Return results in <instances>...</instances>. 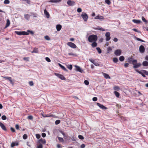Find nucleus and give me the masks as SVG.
<instances>
[{"label": "nucleus", "instance_id": "nucleus-38", "mask_svg": "<svg viewBox=\"0 0 148 148\" xmlns=\"http://www.w3.org/2000/svg\"><path fill=\"white\" fill-rule=\"evenodd\" d=\"M96 49L99 53H101V51L99 47H97Z\"/></svg>", "mask_w": 148, "mask_h": 148}, {"label": "nucleus", "instance_id": "nucleus-23", "mask_svg": "<svg viewBox=\"0 0 148 148\" xmlns=\"http://www.w3.org/2000/svg\"><path fill=\"white\" fill-rule=\"evenodd\" d=\"M56 29L58 31H60L61 29L62 26L60 25H56Z\"/></svg>", "mask_w": 148, "mask_h": 148}, {"label": "nucleus", "instance_id": "nucleus-63", "mask_svg": "<svg viewBox=\"0 0 148 148\" xmlns=\"http://www.w3.org/2000/svg\"><path fill=\"white\" fill-rule=\"evenodd\" d=\"M93 64L95 65L96 66H99V64H98L96 62H95Z\"/></svg>", "mask_w": 148, "mask_h": 148}, {"label": "nucleus", "instance_id": "nucleus-10", "mask_svg": "<svg viewBox=\"0 0 148 148\" xmlns=\"http://www.w3.org/2000/svg\"><path fill=\"white\" fill-rule=\"evenodd\" d=\"M145 48L142 45H140L139 47V50L140 52L142 53H144L145 51Z\"/></svg>", "mask_w": 148, "mask_h": 148}, {"label": "nucleus", "instance_id": "nucleus-64", "mask_svg": "<svg viewBox=\"0 0 148 148\" xmlns=\"http://www.w3.org/2000/svg\"><path fill=\"white\" fill-rule=\"evenodd\" d=\"M10 130H11L12 132H15V130L12 127H11Z\"/></svg>", "mask_w": 148, "mask_h": 148}, {"label": "nucleus", "instance_id": "nucleus-26", "mask_svg": "<svg viewBox=\"0 0 148 148\" xmlns=\"http://www.w3.org/2000/svg\"><path fill=\"white\" fill-rule=\"evenodd\" d=\"M38 49L36 48H34V49L33 50V51L32 52V53H38Z\"/></svg>", "mask_w": 148, "mask_h": 148}, {"label": "nucleus", "instance_id": "nucleus-57", "mask_svg": "<svg viewBox=\"0 0 148 148\" xmlns=\"http://www.w3.org/2000/svg\"><path fill=\"white\" fill-rule=\"evenodd\" d=\"M23 1H25L28 4L30 3V0H23Z\"/></svg>", "mask_w": 148, "mask_h": 148}, {"label": "nucleus", "instance_id": "nucleus-3", "mask_svg": "<svg viewBox=\"0 0 148 148\" xmlns=\"http://www.w3.org/2000/svg\"><path fill=\"white\" fill-rule=\"evenodd\" d=\"M15 33L16 34L18 35H28L29 33L25 31H15Z\"/></svg>", "mask_w": 148, "mask_h": 148}, {"label": "nucleus", "instance_id": "nucleus-39", "mask_svg": "<svg viewBox=\"0 0 148 148\" xmlns=\"http://www.w3.org/2000/svg\"><path fill=\"white\" fill-rule=\"evenodd\" d=\"M10 3V1L9 0H5L4 1V3L5 4H8Z\"/></svg>", "mask_w": 148, "mask_h": 148}, {"label": "nucleus", "instance_id": "nucleus-54", "mask_svg": "<svg viewBox=\"0 0 148 148\" xmlns=\"http://www.w3.org/2000/svg\"><path fill=\"white\" fill-rule=\"evenodd\" d=\"M45 60H46L47 62H51V61L50 59V58H49L47 57H46V58H45Z\"/></svg>", "mask_w": 148, "mask_h": 148}, {"label": "nucleus", "instance_id": "nucleus-58", "mask_svg": "<svg viewBox=\"0 0 148 148\" xmlns=\"http://www.w3.org/2000/svg\"><path fill=\"white\" fill-rule=\"evenodd\" d=\"M27 32L28 33V32L32 34H33L34 33L33 31H30L29 30H27Z\"/></svg>", "mask_w": 148, "mask_h": 148}, {"label": "nucleus", "instance_id": "nucleus-12", "mask_svg": "<svg viewBox=\"0 0 148 148\" xmlns=\"http://www.w3.org/2000/svg\"><path fill=\"white\" fill-rule=\"evenodd\" d=\"M97 105L102 109H106L107 108L104 106L103 105L100 104L99 103H97Z\"/></svg>", "mask_w": 148, "mask_h": 148}, {"label": "nucleus", "instance_id": "nucleus-15", "mask_svg": "<svg viewBox=\"0 0 148 148\" xmlns=\"http://www.w3.org/2000/svg\"><path fill=\"white\" fill-rule=\"evenodd\" d=\"M44 13L47 18H49V14L46 9L44 10Z\"/></svg>", "mask_w": 148, "mask_h": 148}, {"label": "nucleus", "instance_id": "nucleus-2", "mask_svg": "<svg viewBox=\"0 0 148 148\" xmlns=\"http://www.w3.org/2000/svg\"><path fill=\"white\" fill-rule=\"evenodd\" d=\"M137 60H134L132 61V64L134 65L133 68H136L140 66L141 64L140 63H137Z\"/></svg>", "mask_w": 148, "mask_h": 148}, {"label": "nucleus", "instance_id": "nucleus-5", "mask_svg": "<svg viewBox=\"0 0 148 148\" xmlns=\"http://www.w3.org/2000/svg\"><path fill=\"white\" fill-rule=\"evenodd\" d=\"M67 45L72 48H76L77 47L76 45L75 44L71 42H68Z\"/></svg>", "mask_w": 148, "mask_h": 148}, {"label": "nucleus", "instance_id": "nucleus-22", "mask_svg": "<svg viewBox=\"0 0 148 148\" xmlns=\"http://www.w3.org/2000/svg\"><path fill=\"white\" fill-rule=\"evenodd\" d=\"M132 21L135 23L139 24L141 22V21L139 20L133 19Z\"/></svg>", "mask_w": 148, "mask_h": 148}, {"label": "nucleus", "instance_id": "nucleus-59", "mask_svg": "<svg viewBox=\"0 0 148 148\" xmlns=\"http://www.w3.org/2000/svg\"><path fill=\"white\" fill-rule=\"evenodd\" d=\"M92 99L93 101H95L97 100V98L96 97H94Z\"/></svg>", "mask_w": 148, "mask_h": 148}, {"label": "nucleus", "instance_id": "nucleus-32", "mask_svg": "<svg viewBox=\"0 0 148 148\" xmlns=\"http://www.w3.org/2000/svg\"><path fill=\"white\" fill-rule=\"evenodd\" d=\"M124 57L123 56H121L119 58V60L120 61L122 62L124 60Z\"/></svg>", "mask_w": 148, "mask_h": 148}, {"label": "nucleus", "instance_id": "nucleus-4", "mask_svg": "<svg viewBox=\"0 0 148 148\" xmlns=\"http://www.w3.org/2000/svg\"><path fill=\"white\" fill-rule=\"evenodd\" d=\"M54 74L55 75L62 80H64L66 79V78L64 76L60 74L55 73Z\"/></svg>", "mask_w": 148, "mask_h": 148}, {"label": "nucleus", "instance_id": "nucleus-7", "mask_svg": "<svg viewBox=\"0 0 148 148\" xmlns=\"http://www.w3.org/2000/svg\"><path fill=\"white\" fill-rule=\"evenodd\" d=\"M1 77L4 79H8L9 81L10 82V83L12 84L13 85H14V82L12 80V78L11 77H5L3 76H2Z\"/></svg>", "mask_w": 148, "mask_h": 148}, {"label": "nucleus", "instance_id": "nucleus-55", "mask_svg": "<svg viewBox=\"0 0 148 148\" xmlns=\"http://www.w3.org/2000/svg\"><path fill=\"white\" fill-rule=\"evenodd\" d=\"M29 84L30 86H33L34 85V83L33 81H30L29 82Z\"/></svg>", "mask_w": 148, "mask_h": 148}, {"label": "nucleus", "instance_id": "nucleus-21", "mask_svg": "<svg viewBox=\"0 0 148 148\" xmlns=\"http://www.w3.org/2000/svg\"><path fill=\"white\" fill-rule=\"evenodd\" d=\"M103 74L105 78L106 79H110V77L109 75L107 73H103Z\"/></svg>", "mask_w": 148, "mask_h": 148}, {"label": "nucleus", "instance_id": "nucleus-60", "mask_svg": "<svg viewBox=\"0 0 148 148\" xmlns=\"http://www.w3.org/2000/svg\"><path fill=\"white\" fill-rule=\"evenodd\" d=\"M89 60L92 63H93V64L95 62V61L94 60H93V59H89Z\"/></svg>", "mask_w": 148, "mask_h": 148}, {"label": "nucleus", "instance_id": "nucleus-62", "mask_svg": "<svg viewBox=\"0 0 148 148\" xmlns=\"http://www.w3.org/2000/svg\"><path fill=\"white\" fill-rule=\"evenodd\" d=\"M129 65V64L128 63H125L124 64V66L126 68Z\"/></svg>", "mask_w": 148, "mask_h": 148}, {"label": "nucleus", "instance_id": "nucleus-31", "mask_svg": "<svg viewBox=\"0 0 148 148\" xmlns=\"http://www.w3.org/2000/svg\"><path fill=\"white\" fill-rule=\"evenodd\" d=\"M114 89L115 90L118 91L120 90V88L117 86H115L114 87Z\"/></svg>", "mask_w": 148, "mask_h": 148}, {"label": "nucleus", "instance_id": "nucleus-28", "mask_svg": "<svg viewBox=\"0 0 148 148\" xmlns=\"http://www.w3.org/2000/svg\"><path fill=\"white\" fill-rule=\"evenodd\" d=\"M97 46V43L95 42H93L92 44H91V46L93 47H95Z\"/></svg>", "mask_w": 148, "mask_h": 148}, {"label": "nucleus", "instance_id": "nucleus-6", "mask_svg": "<svg viewBox=\"0 0 148 148\" xmlns=\"http://www.w3.org/2000/svg\"><path fill=\"white\" fill-rule=\"evenodd\" d=\"M81 16L85 21H87L88 17L86 13L83 12L81 15Z\"/></svg>", "mask_w": 148, "mask_h": 148}, {"label": "nucleus", "instance_id": "nucleus-34", "mask_svg": "<svg viewBox=\"0 0 148 148\" xmlns=\"http://www.w3.org/2000/svg\"><path fill=\"white\" fill-rule=\"evenodd\" d=\"M105 2L108 5H110L111 3V2L110 0H105Z\"/></svg>", "mask_w": 148, "mask_h": 148}, {"label": "nucleus", "instance_id": "nucleus-56", "mask_svg": "<svg viewBox=\"0 0 148 148\" xmlns=\"http://www.w3.org/2000/svg\"><path fill=\"white\" fill-rule=\"evenodd\" d=\"M77 11L78 12H79V13L81 12L82 11V9L81 8H78L77 10Z\"/></svg>", "mask_w": 148, "mask_h": 148}, {"label": "nucleus", "instance_id": "nucleus-8", "mask_svg": "<svg viewBox=\"0 0 148 148\" xmlns=\"http://www.w3.org/2000/svg\"><path fill=\"white\" fill-rule=\"evenodd\" d=\"M67 3L69 6H73L75 4L74 1L71 0H68L67 1Z\"/></svg>", "mask_w": 148, "mask_h": 148}, {"label": "nucleus", "instance_id": "nucleus-47", "mask_svg": "<svg viewBox=\"0 0 148 148\" xmlns=\"http://www.w3.org/2000/svg\"><path fill=\"white\" fill-rule=\"evenodd\" d=\"M67 68L70 70H71L72 68V66L71 65H68L67 66Z\"/></svg>", "mask_w": 148, "mask_h": 148}, {"label": "nucleus", "instance_id": "nucleus-20", "mask_svg": "<svg viewBox=\"0 0 148 148\" xmlns=\"http://www.w3.org/2000/svg\"><path fill=\"white\" fill-rule=\"evenodd\" d=\"M59 65L60 66L61 68V69L63 70L64 71H67V70L66 69V68L63 66L62 65L60 64H59Z\"/></svg>", "mask_w": 148, "mask_h": 148}, {"label": "nucleus", "instance_id": "nucleus-46", "mask_svg": "<svg viewBox=\"0 0 148 148\" xmlns=\"http://www.w3.org/2000/svg\"><path fill=\"white\" fill-rule=\"evenodd\" d=\"M84 83L86 85H88L89 84V82L87 80H85L84 81Z\"/></svg>", "mask_w": 148, "mask_h": 148}, {"label": "nucleus", "instance_id": "nucleus-29", "mask_svg": "<svg viewBox=\"0 0 148 148\" xmlns=\"http://www.w3.org/2000/svg\"><path fill=\"white\" fill-rule=\"evenodd\" d=\"M10 24V22L9 19H8L7 21V22L5 26V27H8Z\"/></svg>", "mask_w": 148, "mask_h": 148}, {"label": "nucleus", "instance_id": "nucleus-24", "mask_svg": "<svg viewBox=\"0 0 148 148\" xmlns=\"http://www.w3.org/2000/svg\"><path fill=\"white\" fill-rule=\"evenodd\" d=\"M24 16L25 18L27 20H29L30 18V15L27 14H25Z\"/></svg>", "mask_w": 148, "mask_h": 148}, {"label": "nucleus", "instance_id": "nucleus-48", "mask_svg": "<svg viewBox=\"0 0 148 148\" xmlns=\"http://www.w3.org/2000/svg\"><path fill=\"white\" fill-rule=\"evenodd\" d=\"M142 19L144 22H145V23H147V21L145 19V18L143 16H142Z\"/></svg>", "mask_w": 148, "mask_h": 148}, {"label": "nucleus", "instance_id": "nucleus-18", "mask_svg": "<svg viewBox=\"0 0 148 148\" xmlns=\"http://www.w3.org/2000/svg\"><path fill=\"white\" fill-rule=\"evenodd\" d=\"M61 0H50L48 2H49L57 3L60 1Z\"/></svg>", "mask_w": 148, "mask_h": 148}, {"label": "nucleus", "instance_id": "nucleus-25", "mask_svg": "<svg viewBox=\"0 0 148 148\" xmlns=\"http://www.w3.org/2000/svg\"><path fill=\"white\" fill-rule=\"evenodd\" d=\"M95 18L96 19H99L102 20L103 19V17L102 16L98 15L96 16Z\"/></svg>", "mask_w": 148, "mask_h": 148}, {"label": "nucleus", "instance_id": "nucleus-19", "mask_svg": "<svg viewBox=\"0 0 148 148\" xmlns=\"http://www.w3.org/2000/svg\"><path fill=\"white\" fill-rule=\"evenodd\" d=\"M18 145V143L17 142H12L11 145V147H13L15 146H17Z\"/></svg>", "mask_w": 148, "mask_h": 148}, {"label": "nucleus", "instance_id": "nucleus-45", "mask_svg": "<svg viewBox=\"0 0 148 148\" xmlns=\"http://www.w3.org/2000/svg\"><path fill=\"white\" fill-rule=\"evenodd\" d=\"M45 39L47 40H50V37L48 36H45Z\"/></svg>", "mask_w": 148, "mask_h": 148}, {"label": "nucleus", "instance_id": "nucleus-30", "mask_svg": "<svg viewBox=\"0 0 148 148\" xmlns=\"http://www.w3.org/2000/svg\"><path fill=\"white\" fill-rule=\"evenodd\" d=\"M95 29L96 30H100V31H104L105 30L104 29H103V28H102L101 27H97V28H95Z\"/></svg>", "mask_w": 148, "mask_h": 148}, {"label": "nucleus", "instance_id": "nucleus-9", "mask_svg": "<svg viewBox=\"0 0 148 148\" xmlns=\"http://www.w3.org/2000/svg\"><path fill=\"white\" fill-rule=\"evenodd\" d=\"M105 36L106 37V40L108 41L110 40L111 37L110 36V33L109 32H107L105 34Z\"/></svg>", "mask_w": 148, "mask_h": 148}, {"label": "nucleus", "instance_id": "nucleus-13", "mask_svg": "<svg viewBox=\"0 0 148 148\" xmlns=\"http://www.w3.org/2000/svg\"><path fill=\"white\" fill-rule=\"evenodd\" d=\"M75 70L76 71H79L81 73H82L83 71V70L81 69L79 66L77 65H75Z\"/></svg>", "mask_w": 148, "mask_h": 148}, {"label": "nucleus", "instance_id": "nucleus-35", "mask_svg": "<svg viewBox=\"0 0 148 148\" xmlns=\"http://www.w3.org/2000/svg\"><path fill=\"white\" fill-rule=\"evenodd\" d=\"M71 140L73 141H75L76 140V138L75 136H73L71 138Z\"/></svg>", "mask_w": 148, "mask_h": 148}, {"label": "nucleus", "instance_id": "nucleus-36", "mask_svg": "<svg viewBox=\"0 0 148 148\" xmlns=\"http://www.w3.org/2000/svg\"><path fill=\"white\" fill-rule=\"evenodd\" d=\"M58 138L59 140L61 142H63L64 141V140L62 138H61L59 137H58Z\"/></svg>", "mask_w": 148, "mask_h": 148}, {"label": "nucleus", "instance_id": "nucleus-17", "mask_svg": "<svg viewBox=\"0 0 148 148\" xmlns=\"http://www.w3.org/2000/svg\"><path fill=\"white\" fill-rule=\"evenodd\" d=\"M0 126L1 128L4 131H6L7 129L5 126L2 123L0 122Z\"/></svg>", "mask_w": 148, "mask_h": 148}, {"label": "nucleus", "instance_id": "nucleus-14", "mask_svg": "<svg viewBox=\"0 0 148 148\" xmlns=\"http://www.w3.org/2000/svg\"><path fill=\"white\" fill-rule=\"evenodd\" d=\"M143 70H141L140 71H139L138 70H136V71L138 73H139L141 74L142 76L144 77H146L145 73H143L144 72L143 71Z\"/></svg>", "mask_w": 148, "mask_h": 148}, {"label": "nucleus", "instance_id": "nucleus-61", "mask_svg": "<svg viewBox=\"0 0 148 148\" xmlns=\"http://www.w3.org/2000/svg\"><path fill=\"white\" fill-rule=\"evenodd\" d=\"M46 136V134L45 133H43L42 134V136L43 137H45Z\"/></svg>", "mask_w": 148, "mask_h": 148}, {"label": "nucleus", "instance_id": "nucleus-44", "mask_svg": "<svg viewBox=\"0 0 148 148\" xmlns=\"http://www.w3.org/2000/svg\"><path fill=\"white\" fill-rule=\"evenodd\" d=\"M143 71L144 72L143 73H145V75H148V71H147L145 70H143Z\"/></svg>", "mask_w": 148, "mask_h": 148}, {"label": "nucleus", "instance_id": "nucleus-33", "mask_svg": "<svg viewBox=\"0 0 148 148\" xmlns=\"http://www.w3.org/2000/svg\"><path fill=\"white\" fill-rule=\"evenodd\" d=\"M114 94L115 96L117 97H119V96L120 94L117 91H115L114 92Z\"/></svg>", "mask_w": 148, "mask_h": 148}, {"label": "nucleus", "instance_id": "nucleus-43", "mask_svg": "<svg viewBox=\"0 0 148 148\" xmlns=\"http://www.w3.org/2000/svg\"><path fill=\"white\" fill-rule=\"evenodd\" d=\"M60 122V121L59 120H57L55 121V123L56 125H58L59 124Z\"/></svg>", "mask_w": 148, "mask_h": 148}, {"label": "nucleus", "instance_id": "nucleus-37", "mask_svg": "<svg viewBox=\"0 0 148 148\" xmlns=\"http://www.w3.org/2000/svg\"><path fill=\"white\" fill-rule=\"evenodd\" d=\"M113 61L114 63H117L118 61V59L116 58H114L113 59Z\"/></svg>", "mask_w": 148, "mask_h": 148}, {"label": "nucleus", "instance_id": "nucleus-16", "mask_svg": "<svg viewBox=\"0 0 148 148\" xmlns=\"http://www.w3.org/2000/svg\"><path fill=\"white\" fill-rule=\"evenodd\" d=\"M39 143H42L43 144H45L46 143V140L45 139L40 138L38 141Z\"/></svg>", "mask_w": 148, "mask_h": 148}, {"label": "nucleus", "instance_id": "nucleus-51", "mask_svg": "<svg viewBox=\"0 0 148 148\" xmlns=\"http://www.w3.org/2000/svg\"><path fill=\"white\" fill-rule=\"evenodd\" d=\"M27 119L30 120H32L33 119V117L32 115H30L27 117Z\"/></svg>", "mask_w": 148, "mask_h": 148}, {"label": "nucleus", "instance_id": "nucleus-1", "mask_svg": "<svg viewBox=\"0 0 148 148\" xmlns=\"http://www.w3.org/2000/svg\"><path fill=\"white\" fill-rule=\"evenodd\" d=\"M88 39L89 42H96L97 40V37L96 35H91L89 36Z\"/></svg>", "mask_w": 148, "mask_h": 148}, {"label": "nucleus", "instance_id": "nucleus-52", "mask_svg": "<svg viewBox=\"0 0 148 148\" xmlns=\"http://www.w3.org/2000/svg\"><path fill=\"white\" fill-rule=\"evenodd\" d=\"M27 138V134H24L23 136V138L24 139H26Z\"/></svg>", "mask_w": 148, "mask_h": 148}, {"label": "nucleus", "instance_id": "nucleus-42", "mask_svg": "<svg viewBox=\"0 0 148 148\" xmlns=\"http://www.w3.org/2000/svg\"><path fill=\"white\" fill-rule=\"evenodd\" d=\"M29 57H24L23 58V59L24 60L26 61H29Z\"/></svg>", "mask_w": 148, "mask_h": 148}, {"label": "nucleus", "instance_id": "nucleus-27", "mask_svg": "<svg viewBox=\"0 0 148 148\" xmlns=\"http://www.w3.org/2000/svg\"><path fill=\"white\" fill-rule=\"evenodd\" d=\"M142 64L144 66H148V62L145 61L143 62Z\"/></svg>", "mask_w": 148, "mask_h": 148}, {"label": "nucleus", "instance_id": "nucleus-53", "mask_svg": "<svg viewBox=\"0 0 148 148\" xmlns=\"http://www.w3.org/2000/svg\"><path fill=\"white\" fill-rule=\"evenodd\" d=\"M36 137L37 139H39L40 137V135L39 134H36Z\"/></svg>", "mask_w": 148, "mask_h": 148}, {"label": "nucleus", "instance_id": "nucleus-40", "mask_svg": "<svg viewBox=\"0 0 148 148\" xmlns=\"http://www.w3.org/2000/svg\"><path fill=\"white\" fill-rule=\"evenodd\" d=\"M136 39L137 40H138V41H141V42H145V41H144V40H142L140 39V38H136Z\"/></svg>", "mask_w": 148, "mask_h": 148}, {"label": "nucleus", "instance_id": "nucleus-49", "mask_svg": "<svg viewBox=\"0 0 148 148\" xmlns=\"http://www.w3.org/2000/svg\"><path fill=\"white\" fill-rule=\"evenodd\" d=\"M1 119L3 120H5L7 119V117L3 115L1 117Z\"/></svg>", "mask_w": 148, "mask_h": 148}, {"label": "nucleus", "instance_id": "nucleus-11", "mask_svg": "<svg viewBox=\"0 0 148 148\" xmlns=\"http://www.w3.org/2000/svg\"><path fill=\"white\" fill-rule=\"evenodd\" d=\"M114 53L116 56H119L121 53V51L120 49H117L115 51Z\"/></svg>", "mask_w": 148, "mask_h": 148}, {"label": "nucleus", "instance_id": "nucleus-41", "mask_svg": "<svg viewBox=\"0 0 148 148\" xmlns=\"http://www.w3.org/2000/svg\"><path fill=\"white\" fill-rule=\"evenodd\" d=\"M78 138L82 140H83L84 139V137L81 135H79L78 136Z\"/></svg>", "mask_w": 148, "mask_h": 148}, {"label": "nucleus", "instance_id": "nucleus-50", "mask_svg": "<svg viewBox=\"0 0 148 148\" xmlns=\"http://www.w3.org/2000/svg\"><path fill=\"white\" fill-rule=\"evenodd\" d=\"M43 146L42 144H40L37 146V148H42Z\"/></svg>", "mask_w": 148, "mask_h": 148}]
</instances>
